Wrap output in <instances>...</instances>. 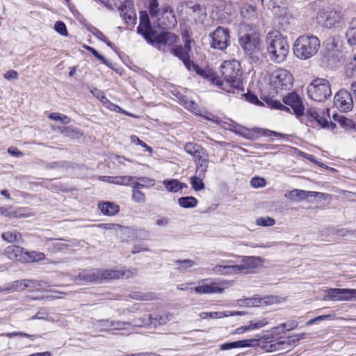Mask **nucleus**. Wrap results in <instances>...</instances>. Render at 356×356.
<instances>
[{
  "label": "nucleus",
  "instance_id": "1",
  "mask_svg": "<svg viewBox=\"0 0 356 356\" xmlns=\"http://www.w3.org/2000/svg\"><path fill=\"white\" fill-rule=\"evenodd\" d=\"M238 41L244 54L251 63H257L263 56V42L256 27L247 23H241L238 30Z\"/></svg>",
  "mask_w": 356,
  "mask_h": 356
},
{
  "label": "nucleus",
  "instance_id": "2",
  "mask_svg": "<svg viewBox=\"0 0 356 356\" xmlns=\"http://www.w3.org/2000/svg\"><path fill=\"white\" fill-rule=\"evenodd\" d=\"M221 74L224 79H220V85H218L221 89L227 92H234V90L243 91L242 71L237 60L223 62L221 65Z\"/></svg>",
  "mask_w": 356,
  "mask_h": 356
},
{
  "label": "nucleus",
  "instance_id": "3",
  "mask_svg": "<svg viewBox=\"0 0 356 356\" xmlns=\"http://www.w3.org/2000/svg\"><path fill=\"white\" fill-rule=\"evenodd\" d=\"M266 43L272 61L281 63L286 60L289 52V44L286 37L278 32H270L266 37Z\"/></svg>",
  "mask_w": 356,
  "mask_h": 356
},
{
  "label": "nucleus",
  "instance_id": "4",
  "mask_svg": "<svg viewBox=\"0 0 356 356\" xmlns=\"http://www.w3.org/2000/svg\"><path fill=\"white\" fill-rule=\"evenodd\" d=\"M320 45V40L316 36L302 35L294 42L293 53L298 58L307 60L317 54Z\"/></svg>",
  "mask_w": 356,
  "mask_h": 356
},
{
  "label": "nucleus",
  "instance_id": "5",
  "mask_svg": "<svg viewBox=\"0 0 356 356\" xmlns=\"http://www.w3.org/2000/svg\"><path fill=\"white\" fill-rule=\"evenodd\" d=\"M293 85V76L287 70L278 68L270 76V88L277 95L289 90Z\"/></svg>",
  "mask_w": 356,
  "mask_h": 356
},
{
  "label": "nucleus",
  "instance_id": "6",
  "mask_svg": "<svg viewBox=\"0 0 356 356\" xmlns=\"http://www.w3.org/2000/svg\"><path fill=\"white\" fill-rule=\"evenodd\" d=\"M343 19L342 11L331 5H327L320 8L316 15L318 24L327 29L340 24Z\"/></svg>",
  "mask_w": 356,
  "mask_h": 356
},
{
  "label": "nucleus",
  "instance_id": "7",
  "mask_svg": "<svg viewBox=\"0 0 356 356\" xmlns=\"http://www.w3.org/2000/svg\"><path fill=\"white\" fill-rule=\"evenodd\" d=\"M309 97L316 102H324L332 95L331 84L327 79H316L307 87Z\"/></svg>",
  "mask_w": 356,
  "mask_h": 356
},
{
  "label": "nucleus",
  "instance_id": "8",
  "mask_svg": "<svg viewBox=\"0 0 356 356\" xmlns=\"http://www.w3.org/2000/svg\"><path fill=\"white\" fill-rule=\"evenodd\" d=\"M115 276L112 270L94 268L83 270L79 273L78 277L80 280L86 282L98 283Z\"/></svg>",
  "mask_w": 356,
  "mask_h": 356
},
{
  "label": "nucleus",
  "instance_id": "9",
  "mask_svg": "<svg viewBox=\"0 0 356 356\" xmlns=\"http://www.w3.org/2000/svg\"><path fill=\"white\" fill-rule=\"evenodd\" d=\"M177 39V36L173 33L164 31L159 35L156 33L149 44L163 52H171V49L174 47Z\"/></svg>",
  "mask_w": 356,
  "mask_h": 356
},
{
  "label": "nucleus",
  "instance_id": "10",
  "mask_svg": "<svg viewBox=\"0 0 356 356\" xmlns=\"http://www.w3.org/2000/svg\"><path fill=\"white\" fill-rule=\"evenodd\" d=\"M325 300L332 301H355L356 300V289L332 288L325 291Z\"/></svg>",
  "mask_w": 356,
  "mask_h": 356
},
{
  "label": "nucleus",
  "instance_id": "11",
  "mask_svg": "<svg viewBox=\"0 0 356 356\" xmlns=\"http://www.w3.org/2000/svg\"><path fill=\"white\" fill-rule=\"evenodd\" d=\"M210 45L213 49L225 50L229 44V32L228 29L218 26L209 34Z\"/></svg>",
  "mask_w": 356,
  "mask_h": 356
},
{
  "label": "nucleus",
  "instance_id": "12",
  "mask_svg": "<svg viewBox=\"0 0 356 356\" xmlns=\"http://www.w3.org/2000/svg\"><path fill=\"white\" fill-rule=\"evenodd\" d=\"M207 280H201L197 282V286L191 288L190 290L194 291L199 295L222 293L224 291V286L222 282H212L209 284L206 283Z\"/></svg>",
  "mask_w": 356,
  "mask_h": 356
},
{
  "label": "nucleus",
  "instance_id": "13",
  "mask_svg": "<svg viewBox=\"0 0 356 356\" xmlns=\"http://www.w3.org/2000/svg\"><path fill=\"white\" fill-rule=\"evenodd\" d=\"M334 105L341 112L351 111L354 105L351 94L346 90H340L334 97Z\"/></svg>",
  "mask_w": 356,
  "mask_h": 356
},
{
  "label": "nucleus",
  "instance_id": "14",
  "mask_svg": "<svg viewBox=\"0 0 356 356\" xmlns=\"http://www.w3.org/2000/svg\"><path fill=\"white\" fill-rule=\"evenodd\" d=\"M191 51V40L188 36L185 38V44L184 47L181 45H175L172 49H171V52L173 55L178 57L180 60H182L185 67H187L190 65H192V60L190 59L189 53Z\"/></svg>",
  "mask_w": 356,
  "mask_h": 356
},
{
  "label": "nucleus",
  "instance_id": "15",
  "mask_svg": "<svg viewBox=\"0 0 356 356\" xmlns=\"http://www.w3.org/2000/svg\"><path fill=\"white\" fill-rule=\"evenodd\" d=\"M284 106L291 107L296 116H301L304 113L305 107L300 96L292 92L284 96L282 99Z\"/></svg>",
  "mask_w": 356,
  "mask_h": 356
},
{
  "label": "nucleus",
  "instance_id": "16",
  "mask_svg": "<svg viewBox=\"0 0 356 356\" xmlns=\"http://www.w3.org/2000/svg\"><path fill=\"white\" fill-rule=\"evenodd\" d=\"M118 10L120 12V16L129 24H134L136 20V13L134 10V1L127 0L123 4L119 5Z\"/></svg>",
  "mask_w": 356,
  "mask_h": 356
},
{
  "label": "nucleus",
  "instance_id": "17",
  "mask_svg": "<svg viewBox=\"0 0 356 356\" xmlns=\"http://www.w3.org/2000/svg\"><path fill=\"white\" fill-rule=\"evenodd\" d=\"M262 259L258 257H243L241 263L238 265H235V270L236 274L244 273H246L249 270L257 268L261 265Z\"/></svg>",
  "mask_w": 356,
  "mask_h": 356
},
{
  "label": "nucleus",
  "instance_id": "18",
  "mask_svg": "<svg viewBox=\"0 0 356 356\" xmlns=\"http://www.w3.org/2000/svg\"><path fill=\"white\" fill-rule=\"evenodd\" d=\"M161 18L159 19V24L164 29H170L177 24V20L172 10L168 5H165L161 8Z\"/></svg>",
  "mask_w": 356,
  "mask_h": 356
},
{
  "label": "nucleus",
  "instance_id": "19",
  "mask_svg": "<svg viewBox=\"0 0 356 356\" xmlns=\"http://www.w3.org/2000/svg\"><path fill=\"white\" fill-rule=\"evenodd\" d=\"M137 32L142 35L148 43L155 36L156 31L152 29L147 15L141 16L140 24L137 27Z\"/></svg>",
  "mask_w": 356,
  "mask_h": 356
},
{
  "label": "nucleus",
  "instance_id": "20",
  "mask_svg": "<svg viewBox=\"0 0 356 356\" xmlns=\"http://www.w3.org/2000/svg\"><path fill=\"white\" fill-rule=\"evenodd\" d=\"M325 195V194L319 192L305 191L298 189L292 190L288 194H285L286 197L293 202H300L309 197L324 198Z\"/></svg>",
  "mask_w": 356,
  "mask_h": 356
},
{
  "label": "nucleus",
  "instance_id": "21",
  "mask_svg": "<svg viewBox=\"0 0 356 356\" xmlns=\"http://www.w3.org/2000/svg\"><path fill=\"white\" fill-rule=\"evenodd\" d=\"M307 115L310 122L316 123L321 128L328 127L330 122L329 114L322 112L319 113L316 109L310 108L307 110Z\"/></svg>",
  "mask_w": 356,
  "mask_h": 356
},
{
  "label": "nucleus",
  "instance_id": "22",
  "mask_svg": "<svg viewBox=\"0 0 356 356\" xmlns=\"http://www.w3.org/2000/svg\"><path fill=\"white\" fill-rule=\"evenodd\" d=\"M193 161L195 164V174L200 176H205L209 163V155L207 151L204 150L203 154L196 155L193 158Z\"/></svg>",
  "mask_w": 356,
  "mask_h": 356
},
{
  "label": "nucleus",
  "instance_id": "23",
  "mask_svg": "<svg viewBox=\"0 0 356 356\" xmlns=\"http://www.w3.org/2000/svg\"><path fill=\"white\" fill-rule=\"evenodd\" d=\"M189 71H195L197 74L202 77L208 79L212 82L214 85H220V78L214 76V74L209 70H205L200 68L197 65L192 62V65H189L186 67Z\"/></svg>",
  "mask_w": 356,
  "mask_h": 356
},
{
  "label": "nucleus",
  "instance_id": "24",
  "mask_svg": "<svg viewBox=\"0 0 356 356\" xmlns=\"http://www.w3.org/2000/svg\"><path fill=\"white\" fill-rule=\"evenodd\" d=\"M24 249L18 245H9L5 249L4 254L12 260H17L22 262L24 259Z\"/></svg>",
  "mask_w": 356,
  "mask_h": 356
},
{
  "label": "nucleus",
  "instance_id": "25",
  "mask_svg": "<svg viewBox=\"0 0 356 356\" xmlns=\"http://www.w3.org/2000/svg\"><path fill=\"white\" fill-rule=\"evenodd\" d=\"M98 208L100 209L102 213L108 216H115L120 211V207L118 204L111 202H103L99 203Z\"/></svg>",
  "mask_w": 356,
  "mask_h": 356
},
{
  "label": "nucleus",
  "instance_id": "26",
  "mask_svg": "<svg viewBox=\"0 0 356 356\" xmlns=\"http://www.w3.org/2000/svg\"><path fill=\"white\" fill-rule=\"evenodd\" d=\"M172 315L168 312H163L155 317L149 315V325L156 327L167 323L171 319Z\"/></svg>",
  "mask_w": 356,
  "mask_h": 356
},
{
  "label": "nucleus",
  "instance_id": "27",
  "mask_svg": "<svg viewBox=\"0 0 356 356\" xmlns=\"http://www.w3.org/2000/svg\"><path fill=\"white\" fill-rule=\"evenodd\" d=\"M256 341L255 339L241 340L234 342L225 343L220 346V349L223 350L238 348H246L251 346V342Z\"/></svg>",
  "mask_w": 356,
  "mask_h": 356
},
{
  "label": "nucleus",
  "instance_id": "28",
  "mask_svg": "<svg viewBox=\"0 0 356 356\" xmlns=\"http://www.w3.org/2000/svg\"><path fill=\"white\" fill-rule=\"evenodd\" d=\"M44 258L45 255L42 252L36 251L28 252L24 250L22 263L37 262L44 260Z\"/></svg>",
  "mask_w": 356,
  "mask_h": 356
},
{
  "label": "nucleus",
  "instance_id": "29",
  "mask_svg": "<svg viewBox=\"0 0 356 356\" xmlns=\"http://www.w3.org/2000/svg\"><path fill=\"white\" fill-rule=\"evenodd\" d=\"M212 271L216 275L236 274L235 265H217L213 268Z\"/></svg>",
  "mask_w": 356,
  "mask_h": 356
},
{
  "label": "nucleus",
  "instance_id": "30",
  "mask_svg": "<svg viewBox=\"0 0 356 356\" xmlns=\"http://www.w3.org/2000/svg\"><path fill=\"white\" fill-rule=\"evenodd\" d=\"M184 149L186 152L191 155L193 158L200 154H203L205 150L200 145L195 143L188 142L184 145Z\"/></svg>",
  "mask_w": 356,
  "mask_h": 356
},
{
  "label": "nucleus",
  "instance_id": "31",
  "mask_svg": "<svg viewBox=\"0 0 356 356\" xmlns=\"http://www.w3.org/2000/svg\"><path fill=\"white\" fill-rule=\"evenodd\" d=\"M154 179L147 177H139L133 181L132 188H149L154 185Z\"/></svg>",
  "mask_w": 356,
  "mask_h": 356
},
{
  "label": "nucleus",
  "instance_id": "32",
  "mask_svg": "<svg viewBox=\"0 0 356 356\" xmlns=\"http://www.w3.org/2000/svg\"><path fill=\"white\" fill-rule=\"evenodd\" d=\"M91 93L97 97L99 101H101L106 107L110 109H113V107L115 106V104H112L104 95V92L97 89V88H93L90 90Z\"/></svg>",
  "mask_w": 356,
  "mask_h": 356
},
{
  "label": "nucleus",
  "instance_id": "33",
  "mask_svg": "<svg viewBox=\"0 0 356 356\" xmlns=\"http://www.w3.org/2000/svg\"><path fill=\"white\" fill-rule=\"evenodd\" d=\"M0 291L3 292L22 291H23L22 280L8 283L1 288Z\"/></svg>",
  "mask_w": 356,
  "mask_h": 356
},
{
  "label": "nucleus",
  "instance_id": "34",
  "mask_svg": "<svg viewBox=\"0 0 356 356\" xmlns=\"http://www.w3.org/2000/svg\"><path fill=\"white\" fill-rule=\"evenodd\" d=\"M197 202V199L192 196L181 197L178 199L179 205L185 209L194 208Z\"/></svg>",
  "mask_w": 356,
  "mask_h": 356
},
{
  "label": "nucleus",
  "instance_id": "35",
  "mask_svg": "<svg viewBox=\"0 0 356 356\" xmlns=\"http://www.w3.org/2000/svg\"><path fill=\"white\" fill-rule=\"evenodd\" d=\"M61 133L65 136L74 140L80 138L83 135V133L80 129L73 128L72 127H66L65 128H63L61 130Z\"/></svg>",
  "mask_w": 356,
  "mask_h": 356
},
{
  "label": "nucleus",
  "instance_id": "36",
  "mask_svg": "<svg viewBox=\"0 0 356 356\" xmlns=\"http://www.w3.org/2000/svg\"><path fill=\"white\" fill-rule=\"evenodd\" d=\"M131 323L129 322H123L120 321H111V330L123 331L122 334H129L130 332L127 330V327H129Z\"/></svg>",
  "mask_w": 356,
  "mask_h": 356
},
{
  "label": "nucleus",
  "instance_id": "37",
  "mask_svg": "<svg viewBox=\"0 0 356 356\" xmlns=\"http://www.w3.org/2000/svg\"><path fill=\"white\" fill-rule=\"evenodd\" d=\"M205 176H200L199 175L195 174V175L193 176L190 179V182L192 186V188L195 191H199L204 188L205 186L202 181V179Z\"/></svg>",
  "mask_w": 356,
  "mask_h": 356
},
{
  "label": "nucleus",
  "instance_id": "38",
  "mask_svg": "<svg viewBox=\"0 0 356 356\" xmlns=\"http://www.w3.org/2000/svg\"><path fill=\"white\" fill-rule=\"evenodd\" d=\"M133 299L141 301H151L156 298V296L153 293L134 292L131 295Z\"/></svg>",
  "mask_w": 356,
  "mask_h": 356
},
{
  "label": "nucleus",
  "instance_id": "39",
  "mask_svg": "<svg viewBox=\"0 0 356 356\" xmlns=\"http://www.w3.org/2000/svg\"><path fill=\"white\" fill-rule=\"evenodd\" d=\"M2 238L9 243L19 242L21 240V234L17 231H8L3 232Z\"/></svg>",
  "mask_w": 356,
  "mask_h": 356
},
{
  "label": "nucleus",
  "instance_id": "40",
  "mask_svg": "<svg viewBox=\"0 0 356 356\" xmlns=\"http://www.w3.org/2000/svg\"><path fill=\"white\" fill-rule=\"evenodd\" d=\"M175 263L177 265V269L182 271H186L195 265V262L191 259L177 260Z\"/></svg>",
  "mask_w": 356,
  "mask_h": 356
},
{
  "label": "nucleus",
  "instance_id": "41",
  "mask_svg": "<svg viewBox=\"0 0 356 356\" xmlns=\"http://www.w3.org/2000/svg\"><path fill=\"white\" fill-rule=\"evenodd\" d=\"M268 323V321L264 318L261 320H255L249 322L248 325H246L248 331L257 330L263 327Z\"/></svg>",
  "mask_w": 356,
  "mask_h": 356
},
{
  "label": "nucleus",
  "instance_id": "42",
  "mask_svg": "<svg viewBox=\"0 0 356 356\" xmlns=\"http://www.w3.org/2000/svg\"><path fill=\"white\" fill-rule=\"evenodd\" d=\"M149 10L152 17H158L161 13V8H159L158 0H149Z\"/></svg>",
  "mask_w": 356,
  "mask_h": 356
},
{
  "label": "nucleus",
  "instance_id": "43",
  "mask_svg": "<svg viewBox=\"0 0 356 356\" xmlns=\"http://www.w3.org/2000/svg\"><path fill=\"white\" fill-rule=\"evenodd\" d=\"M136 179V177L133 176H117L115 177V184L118 185H129L133 184V181Z\"/></svg>",
  "mask_w": 356,
  "mask_h": 356
},
{
  "label": "nucleus",
  "instance_id": "44",
  "mask_svg": "<svg viewBox=\"0 0 356 356\" xmlns=\"http://www.w3.org/2000/svg\"><path fill=\"white\" fill-rule=\"evenodd\" d=\"M275 223V220L273 218L268 216L260 217L256 220V224L262 227H270L274 225Z\"/></svg>",
  "mask_w": 356,
  "mask_h": 356
},
{
  "label": "nucleus",
  "instance_id": "45",
  "mask_svg": "<svg viewBox=\"0 0 356 356\" xmlns=\"http://www.w3.org/2000/svg\"><path fill=\"white\" fill-rule=\"evenodd\" d=\"M346 38L350 45L356 44V27H349L346 31Z\"/></svg>",
  "mask_w": 356,
  "mask_h": 356
},
{
  "label": "nucleus",
  "instance_id": "46",
  "mask_svg": "<svg viewBox=\"0 0 356 356\" xmlns=\"http://www.w3.org/2000/svg\"><path fill=\"white\" fill-rule=\"evenodd\" d=\"M163 184L169 192L179 191L178 180L177 179L164 180Z\"/></svg>",
  "mask_w": 356,
  "mask_h": 356
},
{
  "label": "nucleus",
  "instance_id": "47",
  "mask_svg": "<svg viewBox=\"0 0 356 356\" xmlns=\"http://www.w3.org/2000/svg\"><path fill=\"white\" fill-rule=\"evenodd\" d=\"M224 315H226L224 314L223 312H201L199 314V316L202 319H207V318H224Z\"/></svg>",
  "mask_w": 356,
  "mask_h": 356
},
{
  "label": "nucleus",
  "instance_id": "48",
  "mask_svg": "<svg viewBox=\"0 0 356 356\" xmlns=\"http://www.w3.org/2000/svg\"><path fill=\"white\" fill-rule=\"evenodd\" d=\"M96 329L99 331H108L111 329V321L109 320H99L95 323Z\"/></svg>",
  "mask_w": 356,
  "mask_h": 356
},
{
  "label": "nucleus",
  "instance_id": "49",
  "mask_svg": "<svg viewBox=\"0 0 356 356\" xmlns=\"http://www.w3.org/2000/svg\"><path fill=\"white\" fill-rule=\"evenodd\" d=\"M113 272L115 273V276L111 277L110 279H120V278L128 279L129 277H133L136 274L135 272L130 270H124V271L113 270Z\"/></svg>",
  "mask_w": 356,
  "mask_h": 356
},
{
  "label": "nucleus",
  "instance_id": "50",
  "mask_svg": "<svg viewBox=\"0 0 356 356\" xmlns=\"http://www.w3.org/2000/svg\"><path fill=\"white\" fill-rule=\"evenodd\" d=\"M129 323H131V325H129V327H143L148 325H149V315L143 318H135L131 322Z\"/></svg>",
  "mask_w": 356,
  "mask_h": 356
},
{
  "label": "nucleus",
  "instance_id": "51",
  "mask_svg": "<svg viewBox=\"0 0 356 356\" xmlns=\"http://www.w3.org/2000/svg\"><path fill=\"white\" fill-rule=\"evenodd\" d=\"M132 200L136 202H144L145 194L138 190V188H132Z\"/></svg>",
  "mask_w": 356,
  "mask_h": 356
},
{
  "label": "nucleus",
  "instance_id": "52",
  "mask_svg": "<svg viewBox=\"0 0 356 356\" xmlns=\"http://www.w3.org/2000/svg\"><path fill=\"white\" fill-rule=\"evenodd\" d=\"M54 29L57 33H60L62 35H67L66 26L63 22H56L54 25Z\"/></svg>",
  "mask_w": 356,
  "mask_h": 356
},
{
  "label": "nucleus",
  "instance_id": "53",
  "mask_svg": "<svg viewBox=\"0 0 356 356\" xmlns=\"http://www.w3.org/2000/svg\"><path fill=\"white\" fill-rule=\"evenodd\" d=\"M266 181L265 179L261 177H253L250 181V184L253 188H259L265 186Z\"/></svg>",
  "mask_w": 356,
  "mask_h": 356
},
{
  "label": "nucleus",
  "instance_id": "54",
  "mask_svg": "<svg viewBox=\"0 0 356 356\" xmlns=\"http://www.w3.org/2000/svg\"><path fill=\"white\" fill-rule=\"evenodd\" d=\"M131 142L134 144L145 147V149L150 153L152 152V148L151 147L146 145L143 141L140 140L139 138L135 135L131 136Z\"/></svg>",
  "mask_w": 356,
  "mask_h": 356
},
{
  "label": "nucleus",
  "instance_id": "55",
  "mask_svg": "<svg viewBox=\"0 0 356 356\" xmlns=\"http://www.w3.org/2000/svg\"><path fill=\"white\" fill-rule=\"evenodd\" d=\"M25 216L24 209L23 208H17L14 209L11 207L10 218H22Z\"/></svg>",
  "mask_w": 356,
  "mask_h": 356
},
{
  "label": "nucleus",
  "instance_id": "56",
  "mask_svg": "<svg viewBox=\"0 0 356 356\" xmlns=\"http://www.w3.org/2000/svg\"><path fill=\"white\" fill-rule=\"evenodd\" d=\"M23 291L26 288H35L40 286L38 281L32 280H22Z\"/></svg>",
  "mask_w": 356,
  "mask_h": 356
},
{
  "label": "nucleus",
  "instance_id": "57",
  "mask_svg": "<svg viewBox=\"0 0 356 356\" xmlns=\"http://www.w3.org/2000/svg\"><path fill=\"white\" fill-rule=\"evenodd\" d=\"M232 131H234L235 133L236 134H238L244 137H247V138H250L249 136H248V134H247V132L248 131V130L241 126H239V125H234L233 126V128L231 129Z\"/></svg>",
  "mask_w": 356,
  "mask_h": 356
},
{
  "label": "nucleus",
  "instance_id": "58",
  "mask_svg": "<svg viewBox=\"0 0 356 356\" xmlns=\"http://www.w3.org/2000/svg\"><path fill=\"white\" fill-rule=\"evenodd\" d=\"M84 47L88 51H90L95 57H96L97 58L100 60L104 64L107 65V61L105 59V58L104 56H102V55H100L94 48L89 47V46H84Z\"/></svg>",
  "mask_w": 356,
  "mask_h": 356
},
{
  "label": "nucleus",
  "instance_id": "59",
  "mask_svg": "<svg viewBox=\"0 0 356 356\" xmlns=\"http://www.w3.org/2000/svg\"><path fill=\"white\" fill-rule=\"evenodd\" d=\"M269 104L272 108L275 109L289 111L287 106L282 104L281 102L277 100H270Z\"/></svg>",
  "mask_w": 356,
  "mask_h": 356
},
{
  "label": "nucleus",
  "instance_id": "60",
  "mask_svg": "<svg viewBox=\"0 0 356 356\" xmlns=\"http://www.w3.org/2000/svg\"><path fill=\"white\" fill-rule=\"evenodd\" d=\"M3 77L7 80L17 79L18 73L15 70H10L4 74Z\"/></svg>",
  "mask_w": 356,
  "mask_h": 356
},
{
  "label": "nucleus",
  "instance_id": "61",
  "mask_svg": "<svg viewBox=\"0 0 356 356\" xmlns=\"http://www.w3.org/2000/svg\"><path fill=\"white\" fill-rule=\"evenodd\" d=\"M90 31L96 38H97L100 40H102L103 42L106 41V38L103 34V33L102 31H100L99 30H98L97 29L93 27V28H92Z\"/></svg>",
  "mask_w": 356,
  "mask_h": 356
},
{
  "label": "nucleus",
  "instance_id": "62",
  "mask_svg": "<svg viewBox=\"0 0 356 356\" xmlns=\"http://www.w3.org/2000/svg\"><path fill=\"white\" fill-rule=\"evenodd\" d=\"M298 322L296 321H292L288 323H282L281 325V326L284 328V329H286V330L289 331L291 330H293L294 329L295 327H296L298 326Z\"/></svg>",
  "mask_w": 356,
  "mask_h": 356
},
{
  "label": "nucleus",
  "instance_id": "63",
  "mask_svg": "<svg viewBox=\"0 0 356 356\" xmlns=\"http://www.w3.org/2000/svg\"><path fill=\"white\" fill-rule=\"evenodd\" d=\"M6 335L8 337H15V336H23V337H26L31 338V339L34 337L33 335H31L29 334L22 332H10V333H7Z\"/></svg>",
  "mask_w": 356,
  "mask_h": 356
},
{
  "label": "nucleus",
  "instance_id": "64",
  "mask_svg": "<svg viewBox=\"0 0 356 356\" xmlns=\"http://www.w3.org/2000/svg\"><path fill=\"white\" fill-rule=\"evenodd\" d=\"M169 220L167 218H161L157 219L155 222V224L160 227H165L168 225Z\"/></svg>",
  "mask_w": 356,
  "mask_h": 356
}]
</instances>
